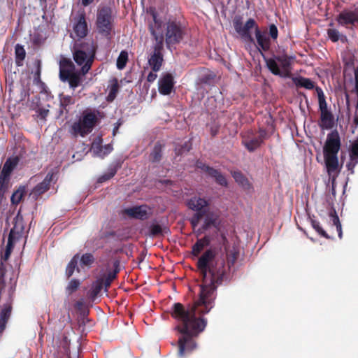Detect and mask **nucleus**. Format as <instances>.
I'll return each instance as SVG.
<instances>
[{"mask_svg": "<svg viewBox=\"0 0 358 358\" xmlns=\"http://www.w3.org/2000/svg\"><path fill=\"white\" fill-rule=\"evenodd\" d=\"M187 206L189 209L196 213H201L203 215H205L206 211L209 209V202L203 198L197 196H193L189 199Z\"/></svg>", "mask_w": 358, "mask_h": 358, "instance_id": "4468645a", "label": "nucleus"}, {"mask_svg": "<svg viewBox=\"0 0 358 358\" xmlns=\"http://www.w3.org/2000/svg\"><path fill=\"white\" fill-rule=\"evenodd\" d=\"M24 192V187H20L15 191L10 198L11 203L14 205H17L21 201Z\"/></svg>", "mask_w": 358, "mask_h": 358, "instance_id": "58836bf2", "label": "nucleus"}, {"mask_svg": "<svg viewBox=\"0 0 358 358\" xmlns=\"http://www.w3.org/2000/svg\"><path fill=\"white\" fill-rule=\"evenodd\" d=\"M37 113H38V115L41 117V119L45 120L46 117L49 113V110L45 108H38Z\"/></svg>", "mask_w": 358, "mask_h": 358, "instance_id": "052dcab7", "label": "nucleus"}, {"mask_svg": "<svg viewBox=\"0 0 358 358\" xmlns=\"http://www.w3.org/2000/svg\"><path fill=\"white\" fill-rule=\"evenodd\" d=\"M79 259V254L75 255L71 261L69 262L66 268V275L67 278H69L73 273L75 269H77L78 272H80L79 268L77 267L78 261Z\"/></svg>", "mask_w": 358, "mask_h": 358, "instance_id": "72a5a7b5", "label": "nucleus"}, {"mask_svg": "<svg viewBox=\"0 0 358 358\" xmlns=\"http://www.w3.org/2000/svg\"><path fill=\"white\" fill-rule=\"evenodd\" d=\"M328 37L332 42H337L341 36L339 31L336 29H329L327 30Z\"/></svg>", "mask_w": 358, "mask_h": 358, "instance_id": "49530a36", "label": "nucleus"}, {"mask_svg": "<svg viewBox=\"0 0 358 358\" xmlns=\"http://www.w3.org/2000/svg\"><path fill=\"white\" fill-rule=\"evenodd\" d=\"M337 21L343 26L352 25L358 21V15L352 11H343L338 15Z\"/></svg>", "mask_w": 358, "mask_h": 358, "instance_id": "6ab92c4d", "label": "nucleus"}, {"mask_svg": "<svg viewBox=\"0 0 358 358\" xmlns=\"http://www.w3.org/2000/svg\"><path fill=\"white\" fill-rule=\"evenodd\" d=\"M354 73H355V92L358 96V67H357L354 69Z\"/></svg>", "mask_w": 358, "mask_h": 358, "instance_id": "680f3d73", "label": "nucleus"}, {"mask_svg": "<svg viewBox=\"0 0 358 358\" xmlns=\"http://www.w3.org/2000/svg\"><path fill=\"white\" fill-rule=\"evenodd\" d=\"M13 293L10 290L6 303L0 306V335L5 330L13 309Z\"/></svg>", "mask_w": 358, "mask_h": 358, "instance_id": "9b49d317", "label": "nucleus"}, {"mask_svg": "<svg viewBox=\"0 0 358 358\" xmlns=\"http://www.w3.org/2000/svg\"><path fill=\"white\" fill-rule=\"evenodd\" d=\"M259 135L258 137H256L258 140L261 139V143H263L264 139L266 138L267 133L264 129H259Z\"/></svg>", "mask_w": 358, "mask_h": 358, "instance_id": "e2e57ef3", "label": "nucleus"}, {"mask_svg": "<svg viewBox=\"0 0 358 358\" xmlns=\"http://www.w3.org/2000/svg\"><path fill=\"white\" fill-rule=\"evenodd\" d=\"M80 282L78 279H72L69 282L67 287H66V291L68 293V295L72 294L75 292L78 287H80Z\"/></svg>", "mask_w": 358, "mask_h": 358, "instance_id": "c03bdc74", "label": "nucleus"}, {"mask_svg": "<svg viewBox=\"0 0 358 358\" xmlns=\"http://www.w3.org/2000/svg\"><path fill=\"white\" fill-rule=\"evenodd\" d=\"M81 73L80 72H73V73L68 76L67 79L62 78L61 80L62 82H68L70 88L72 90H75L78 87L81 83Z\"/></svg>", "mask_w": 358, "mask_h": 358, "instance_id": "a878e982", "label": "nucleus"}, {"mask_svg": "<svg viewBox=\"0 0 358 358\" xmlns=\"http://www.w3.org/2000/svg\"><path fill=\"white\" fill-rule=\"evenodd\" d=\"M210 243V239L208 236H205L203 238L198 239L192 246V254L197 257L206 246Z\"/></svg>", "mask_w": 358, "mask_h": 358, "instance_id": "b1692460", "label": "nucleus"}, {"mask_svg": "<svg viewBox=\"0 0 358 358\" xmlns=\"http://www.w3.org/2000/svg\"><path fill=\"white\" fill-rule=\"evenodd\" d=\"M204 221L203 224L201 226V228L199 231H205L212 227L218 228L219 222H218V215L213 212L209 210L206 211L204 215Z\"/></svg>", "mask_w": 358, "mask_h": 358, "instance_id": "a211bd4d", "label": "nucleus"}, {"mask_svg": "<svg viewBox=\"0 0 358 358\" xmlns=\"http://www.w3.org/2000/svg\"><path fill=\"white\" fill-rule=\"evenodd\" d=\"M296 86L304 87L307 90H312L315 87V83L310 79L307 78L300 77L295 80Z\"/></svg>", "mask_w": 358, "mask_h": 358, "instance_id": "c9c22d12", "label": "nucleus"}, {"mask_svg": "<svg viewBox=\"0 0 358 358\" xmlns=\"http://www.w3.org/2000/svg\"><path fill=\"white\" fill-rule=\"evenodd\" d=\"M124 213L129 217L144 220L148 218L146 206H138L124 209Z\"/></svg>", "mask_w": 358, "mask_h": 358, "instance_id": "f3484780", "label": "nucleus"}, {"mask_svg": "<svg viewBox=\"0 0 358 358\" xmlns=\"http://www.w3.org/2000/svg\"><path fill=\"white\" fill-rule=\"evenodd\" d=\"M62 348H63L64 353L70 357V340L65 335L62 337V341L61 343Z\"/></svg>", "mask_w": 358, "mask_h": 358, "instance_id": "a18cd8bd", "label": "nucleus"}, {"mask_svg": "<svg viewBox=\"0 0 358 358\" xmlns=\"http://www.w3.org/2000/svg\"><path fill=\"white\" fill-rule=\"evenodd\" d=\"M24 230L23 217L18 213L13 220V227L10 229L8 237L18 240L22 237Z\"/></svg>", "mask_w": 358, "mask_h": 358, "instance_id": "dca6fc26", "label": "nucleus"}, {"mask_svg": "<svg viewBox=\"0 0 358 358\" xmlns=\"http://www.w3.org/2000/svg\"><path fill=\"white\" fill-rule=\"evenodd\" d=\"M98 113L99 111L90 109L84 110L80 119L71 126L73 134L85 137L90 134L99 122Z\"/></svg>", "mask_w": 358, "mask_h": 358, "instance_id": "20e7f679", "label": "nucleus"}, {"mask_svg": "<svg viewBox=\"0 0 358 358\" xmlns=\"http://www.w3.org/2000/svg\"><path fill=\"white\" fill-rule=\"evenodd\" d=\"M73 31L79 38H84L87 36L88 29L85 14H80L78 16L77 22L73 27Z\"/></svg>", "mask_w": 358, "mask_h": 358, "instance_id": "aec40b11", "label": "nucleus"}, {"mask_svg": "<svg viewBox=\"0 0 358 358\" xmlns=\"http://www.w3.org/2000/svg\"><path fill=\"white\" fill-rule=\"evenodd\" d=\"M358 164V159H356L353 157H350V161L346 164V167L348 171H350V173H354V169L356 165Z\"/></svg>", "mask_w": 358, "mask_h": 358, "instance_id": "bf43d9fd", "label": "nucleus"}, {"mask_svg": "<svg viewBox=\"0 0 358 358\" xmlns=\"http://www.w3.org/2000/svg\"><path fill=\"white\" fill-rule=\"evenodd\" d=\"M103 280L101 279L97 280L93 285L90 292V296L94 299L101 292L103 288Z\"/></svg>", "mask_w": 358, "mask_h": 358, "instance_id": "4c0bfd02", "label": "nucleus"}, {"mask_svg": "<svg viewBox=\"0 0 358 358\" xmlns=\"http://www.w3.org/2000/svg\"><path fill=\"white\" fill-rule=\"evenodd\" d=\"M242 144L250 152H255L262 145L261 139L258 140L256 137L250 139L243 140Z\"/></svg>", "mask_w": 358, "mask_h": 358, "instance_id": "c85d7f7f", "label": "nucleus"}, {"mask_svg": "<svg viewBox=\"0 0 358 358\" xmlns=\"http://www.w3.org/2000/svg\"><path fill=\"white\" fill-rule=\"evenodd\" d=\"M208 176L214 178L215 181L220 185L223 187L228 186V182L225 176L218 170L213 169Z\"/></svg>", "mask_w": 358, "mask_h": 358, "instance_id": "7c9ffc66", "label": "nucleus"}, {"mask_svg": "<svg viewBox=\"0 0 358 358\" xmlns=\"http://www.w3.org/2000/svg\"><path fill=\"white\" fill-rule=\"evenodd\" d=\"M231 174L236 182L241 186L245 190H250L252 189V185L246 176L241 171H234Z\"/></svg>", "mask_w": 358, "mask_h": 358, "instance_id": "412c9836", "label": "nucleus"}, {"mask_svg": "<svg viewBox=\"0 0 358 358\" xmlns=\"http://www.w3.org/2000/svg\"><path fill=\"white\" fill-rule=\"evenodd\" d=\"M353 124L355 125V127L358 126V115H355L353 118Z\"/></svg>", "mask_w": 358, "mask_h": 358, "instance_id": "774afa93", "label": "nucleus"}, {"mask_svg": "<svg viewBox=\"0 0 358 358\" xmlns=\"http://www.w3.org/2000/svg\"><path fill=\"white\" fill-rule=\"evenodd\" d=\"M35 66L36 69L34 73V79L40 80L41 73V61L40 59H36L35 61Z\"/></svg>", "mask_w": 358, "mask_h": 358, "instance_id": "6e6d98bb", "label": "nucleus"}, {"mask_svg": "<svg viewBox=\"0 0 358 358\" xmlns=\"http://www.w3.org/2000/svg\"><path fill=\"white\" fill-rule=\"evenodd\" d=\"M341 147V141L338 131H331L327 134L323 146L324 159L329 176L340 171L338 153Z\"/></svg>", "mask_w": 358, "mask_h": 358, "instance_id": "f03ea898", "label": "nucleus"}, {"mask_svg": "<svg viewBox=\"0 0 358 358\" xmlns=\"http://www.w3.org/2000/svg\"><path fill=\"white\" fill-rule=\"evenodd\" d=\"M9 176L0 173V192H4L8 185Z\"/></svg>", "mask_w": 358, "mask_h": 358, "instance_id": "de8ad7c7", "label": "nucleus"}, {"mask_svg": "<svg viewBox=\"0 0 358 358\" xmlns=\"http://www.w3.org/2000/svg\"><path fill=\"white\" fill-rule=\"evenodd\" d=\"M59 79H67L68 76L75 72V65L69 58L62 57L59 60Z\"/></svg>", "mask_w": 358, "mask_h": 358, "instance_id": "2eb2a0df", "label": "nucleus"}, {"mask_svg": "<svg viewBox=\"0 0 358 358\" xmlns=\"http://www.w3.org/2000/svg\"><path fill=\"white\" fill-rule=\"evenodd\" d=\"M162 54L153 53L148 59V63L154 72H157L160 70L163 62Z\"/></svg>", "mask_w": 358, "mask_h": 358, "instance_id": "bb28decb", "label": "nucleus"}, {"mask_svg": "<svg viewBox=\"0 0 358 358\" xmlns=\"http://www.w3.org/2000/svg\"><path fill=\"white\" fill-rule=\"evenodd\" d=\"M350 157L358 159V138L356 139L351 145L350 150Z\"/></svg>", "mask_w": 358, "mask_h": 358, "instance_id": "8fccbe9b", "label": "nucleus"}, {"mask_svg": "<svg viewBox=\"0 0 358 358\" xmlns=\"http://www.w3.org/2000/svg\"><path fill=\"white\" fill-rule=\"evenodd\" d=\"M19 162L18 157H15L13 158H8L3 164V166L1 171V174L8 176L10 177L12 171L15 168Z\"/></svg>", "mask_w": 358, "mask_h": 358, "instance_id": "393cba45", "label": "nucleus"}, {"mask_svg": "<svg viewBox=\"0 0 358 358\" xmlns=\"http://www.w3.org/2000/svg\"><path fill=\"white\" fill-rule=\"evenodd\" d=\"M150 235L158 236L162 233V229L159 224H152L150 227Z\"/></svg>", "mask_w": 358, "mask_h": 358, "instance_id": "864d4df0", "label": "nucleus"}, {"mask_svg": "<svg viewBox=\"0 0 358 358\" xmlns=\"http://www.w3.org/2000/svg\"><path fill=\"white\" fill-rule=\"evenodd\" d=\"M318 96L319 109L320 111V121L319 127L322 129H331L334 126V117L328 109L327 103L322 90L320 87H315Z\"/></svg>", "mask_w": 358, "mask_h": 358, "instance_id": "423d86ee", "label": "nucleus"}, {"mask_svg": "<svg viewBox=\"0 0 358 358\" xmlns=\"http://www.w3.org/2000/svg\"><path fill=\"white\" fill-rule=\"evenodd\" d=\"M174 78L170 73L163 75L158 81L159 92L162 95L170 94L174 87Z\"/></svg>", "mask_w": 358, "mask_h": 358, "instance_id": "ddd939ff", "label": "nucleus"}, {"mask_svg": "<svg viewBox=\"0 0 358 358\" xmlns=\"http://www.w3.org/2000/svg\"><path fill=\"white\" fill-rule=\"evenodd\" d=\"M295 59L293 56L287 55H277L274 58L265 59L268 70L275 76L287 77L289 75L290 66Z\"/></svg>", "mask_w": 358, "mask_h": 358, "instance_id": "39448f33", "label": "nucleus"}, {"mask_svg": "<svg viewBox=\"0 0 358 358\" xmlns=\"http://www.w3.org/2000/svg\"><path fill=\"white\" fill-rule=\"evenodd\" d=\"M269 36L273 40H276L278 36V30L274 24H271L268 27Z\"/></svg>", "mask_w": 358, "mask_h": 358, "instance_id": "5fc2aeb1", "label": "nucleus"}, {"mask_svg": "<svg viewBox=\"0 0 358 358\" xmlns=\"http://www.w3.org/2000/svg\"><path fill=\"white\" fill-rule=\"evenodd\" d=\"M153 22L149 24V31L156 43L154 45L155 54H162L164 48V36L162 29V21L157 17V14L152 13Z\"/></svg>", "mask_w": 358, "mask_h": 358, "instance_id": "1a4fd4ad", "label": "nucleus"}, {"mask_svg": "<svg viewBox=\"0 0 358 358\" xmlns=\"http://www.w3.org/2000/svg\"><path fill=\"white\" fill-rule=\"evenodd\" d=\"M3 261L1 260L0 263V285H5V280L4 277L6 273V266L4 265Z\"/></svg>", "mask_w": 358, "mask_h": 358, "instance_id": "4d7b16f0", "label": "nucleus"}, {"mask_svg": "<svg viewBox=\"0 0 358 358\" xmlns=\"http://www.w3.org/2000/svg\"><path fill=\"white\" fill-rule=\"evenodd\" d=\"M184 35L185 29L179 21L169 20L166 22L165 42L168 48L172 45L180 43L183 39Z\"/></svg>", "mask_w": 358, "mask_h": 358, "instance_id": "0eeeda50", "label": "nucleus"}, {"mask_svg": "<svg viewBox=\"0 0 358 358\" xmlns=\"http://www.w3.org/2000/svg\"><path fill=\"white\" fill-rule=\"evenodd\" d=\"M53 174L48 173L44 180L36 185L30 192V197L34 200H37L42 194L49 190L50 183L52 180Z\"/></svg>", "mask_w": 358, "mask_h": 358, "instance_id": "f8f14e48", "label": "nucleus"}, {"mask_svg": "<svg viewBox=\"0 0 358 358\" xmlns=\"http://www.w3.org/2000/svg\"><path fill=\"white\" fill-rule=\"evenodd\" d=\"M118 169V165L110 166L107 171L98 178V182L102 183L110 180L116 174Z\"/></svg>", "mask_w": 358, "mask_h": 358, "instance_id": "f704fd0d", "label": "nucleus"}, {"mask_svg": "<svg viewBox=\"0 0 358 358\" xmlns=\"http://www.w3.org/2000/svg\"><path fill=\"white\" fill-rule=\"evenodd\" d=\"M74 99L70 95H60L59 103H60V114H62L64 111L66 113L69 112L68 107L71 105L74 104Z\"/></svg>", "mask_w": 358, "mask_h": 358, "instance_id": "c756f323", "label": "nucleus"}, {"mask_svg": "<svg viewBox=\"0 0 358 358\" xmlns=\"http://www.w3.org/2000/svg\"><path fill=\"white\" fill-rule=\"evenodd\" d=\"M215 75L213 73H208L202 76L201 81L203 83L210 84L211 81L215 79Z\"/></svg>", "mask_w": 358, "mask_h": 358, "instance_id": "13d9d810", "label": "nucleus"}, {"mask_svg": "<svg viewBox=\"0 0 358 358\" xmlns=\"http://www.w3.org/2000/svg\"><path fill=\"white\" fill-rule=\"evenodd\" d=\"M222 244L225 258H216V250L210 248L198 259L196 266L202 277L199 298L186 307L180 303L172 306L171 315L177 322L175 329L180 333L177 350L179 358L188 357L196 349V338L207 325L206 319L201 315L213 308L217 285L229 278L231 268L239 257L238 245H231L224 234H222Z\"/></svg>", "mask_w": 358, "mask_h": 358, "instance_id": "f257e3e1", "label": "nucleus"}, {"mask_svg": "<svg viewBox=\"0 0 358 358\" xmlns=\"http://www.w3.org/2000/svg\"><path fill=\"white\" fill-rule=\"evenodd\" d=\"M234 27L242 38L250 42H254L250 30L255 29L256 31L257 27H259L256 21L252 18L248 19L244 25L241 18H236L234 20Z\"/></svg>", "mask_w": 358, "mask_h": 358, "instance_id": "9d476101", "label": "nucleus"}, {"mask_svg": "<svg viewBox=\"0 0 358 358\" xmlns=\"http://www.w3.org/2000/svg\"><path fill=\"white\" fill-rule=\"evenodd\" d=\"M329 215V217H331V221L332 222V224L334 225L336 228V231L338 232V237L340 238H342L343 232H342L341 223L340 222L338 216L337 215L336 210L334 208L331 209L330 210Z\"/></svg>", "mask_w": 358, "mask_h": 358, "instance_id": "473e14b6", "label": "nucleus"}, {"mask_svg": "<svg viewBox=\"0 0 358 358\" xmlns=\"http://www.w3.org/2000/svg\"><path fill=\"white\" fill-rule=\"evenodd\" d=\"M204 215L201 213H195L194 215L190 219V223L193 228H195L201 221L202 218H203Z\"/></svg>", "mask_w": 358, "mask_h": 358, "instance_id": "3c124183", "label": "nucleus"}, {"mask_svg": "<svg viewBox=\"0 0 358 358\" xmlns=\"http://www.w3.org/2000/svg\"><path fill=\"white\" fill-rule=\"evenodd\" d=\"M26 57V51L23 45L17 43L15 46V59L17 66H22Z\"/></svg>", "mask_w": 358, "mask_h": 358, "instance_id": "cd10ccee", "label": "nucleus"}, {"mask_svg": "<svg viewBox=\"0 0 358 358\" xmlns=\"http://www.w3.org/2000/svg\"><path fill=\"white\" fill-rule=\"evenodd\" d=\"M15 241L16 240L12 238L11 237L8 238V243L6 247V250L4 252L3 255L1 256L2 261L6 262L9 259L13 251V249L14 248Z\"/></svg>", "mask_w": 358, "mask_h": 358, "instance_id": "e433bc0d", "label": "nucleus"}, {"mask_svg": "<svg viewBox=\"0 0 358 358\" xmlns=\"http://www.w3.org/2000/svg\"><path fill=\"white\" fill-rule=\"evenodd\" d=\"M113 150V146L110 144H107L104 146V152H103V157L109 154Z\"/></svg>", "mask_w": 358, "mask_h": 358, "instance_id": "69168bd1", "label": "nucleus"}, {"mask_svg": "<svg viewBox=\"0 0 358 358\" xmlns=\"http://www.w3.org/2000/svg\"><path fill=\"white\" fill-rule=\"evenodd\" d=\"M218 131H219V127H217V126L211 127L210 130L211 136L213 137L215 136L217 134Z\"/></svg>", "mask_w": 358, "mask_h": 358, "instance_id": "338daca9", "label": "nucleus"}, {"mask_svg": "<svg viewBox=\"0 0 358 358\" xmlns=\"http://www.w3.org/2000/svg\"><path fill=\"white\" fill-rule=\"evenodd\" d=\"M120 262L117 260H115L113 262L114 269L112 271H109L106 275L105 278L103 280V285L105 287L106 290L110 286L112 282L116 278L117 274L120 271L119 268Z\"/></svg>", "mask_w": 358, "mask_h": 358, "instance_id": "5701e85b", "label": "nucleus"}, {"mask_svg": "<svg viewBox=\"0 0 358 358\" xmlns=\"http://www.w3.org/2000/svg\"><path fill=\"white\" fill-rule=\"evenodd\" d=\"M311 225L313 228L317 232V234L327 239L330 238V236L327 234V233L322 229V227L320 226V222L315 220H311Z\"/></svg>", "mask_w": 358, "mask_h": 358, "instance_id": "79ce46f5", "label": "nucleus"}, {"mask_svg": "<svg viewBox=\"0 0 358 358\" xmlns=\"http://www.w3.org/2000/svg\"><path fill=\"white\" fill-rule=\"evenodd\" d=\"M196 167L197 169H201L203 172L206 173L208 175L211 171L210 170L213 169V167H210L208 165H206V164H204L203 162H202L200 160H197L196 161Z\"/></svg>", "mask_w": 358, "mask_h": 358, "instance_id": "603ef678", "label": "nucleus"}, {"mask_svg": "<svg viewBox=\"0 0 358 358\" xmlns=\"http://www.w3.org/2000/svg\"><path fill=\"white\" fill-rule=\"evenodd\" d=\"M157 77V75L155 73L150 72L149 74L148 75L147 80L149 83H152L156 80Z\"/></svg>", "mask_w": 358, "mask_h": 358, "instance_id": "0e129e2a", "label": "nucleus"}, {"mask_svg": "<svg viewBox=\"0 0 358 358\" xmlns=\"http://www.w3.org/2000/svg\"><path fill=\"white\" fill-rule=\"evenodd\" d=\"M128 61V53L127 51H122L120 54L119 55L117 59V67L118 69H123L127 64V62Z\"/></svg>", "mask_w": 358, "mask_h": 358, "instance_id": "ea45409f", "label": "nucleus"}, {"mask_svg": "<svg viewBox=\"0 0 358 358\" xmlns=\"http://www.w3.org/2000/svg\"><path fill=\"white\" fill-rule=\"evenodd\" d=\"M96 47L92 42L83 43L75 49L73 58L78 66H80L82 76L86 75L92 68L94 61Z\"/></svg>", "mask_w": 358, "mask_h": 358, "instance_id": "7ed1b4c3", "label": "nucleus"}, {"mask_svg": "<svg viewBox=\"0 0 358 358\" xmlns=\"http://www.w3.org/2000/svg\"><path fill=\"white\" fill-rule=\"evenodd\" d=\"M101 139H99L97 141H94L91 147V150L95 156L101 157L103 158V147L101 145Z\"/></svg>", "mask_w": 358, "mask_h": 358, "instance_id": "37998d69", "label": "nucleus"}, {"mask_svg": "<svg viewBox=\"0 0 358 358\" xmlns=\"http://www.w3.org/2000/svg\"><path fill=\"white\" fill-rule=\"evenodd\" d=\"M255 36L258 45L264 50L268 51L271 47L270 38L262 33L259 27H257Z\"/></svg>", "mask_w": 358, "mask_h": 358, "instance_id": "4be33fe9", "label": "nucleus"}, {"mask_svg": "<svg viewBox=\"0 0 358 358\" xmlns=\"http://www.w3.org/2000/svg\"><path fill=\"white\" fill-rule=\"evenodd\" d=\"M96 27L99 32L106 36L112 30V9L108 6L99 8L96 17Z\"/></svg>", "mask_w": 358, "mask_h": 358, "instance_id": "6e6552de", "label": "nucleus"}, {"mask_svg": "<svg viewBox=\"0 0 358 358\" xmlns=\"http://www.w3.org/2000/svg\"><path fill=\"white\" fill-rule=\"evenodd\" d=\"M94 261L95 258L91 253H85L80 257V264L82 266H91Z\"/></svg>", "mask_w": 358, "mask_h": 358, "instance_id": "a19ab883", "label": "nucleus"}, {"mask_svg": "<svg viewBox=\"0 0 358 358\" xmlns=\"http://www.w3.org/2000/svg\"><path fill=\"white\" fill-rule=\"evenodd\" d=\"M119 90V85L117 80L113 83L110 87V92L108 94V100H113L116 96V94Z\"/></svg>", "mask_w": 358, "mask_h": 358, "instance_id": "09e8293b", "label": "nucleus"}, {"mask_svg": "<svg viewBox=\"0 0 358 358\" xmlns=\"http://www.w3.org/2000/svg\"><path fill=\"white\" fill-rule=\"evenodd\" d=\"M162 157V145L159 143H157L150 155V161L152 163L159 162Z\"/></svg>", "mask_w": 358, "mask_h": 358, "instance_id": "2f4dec72", "label": "nucleus"}]
</instances>
